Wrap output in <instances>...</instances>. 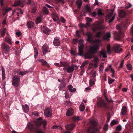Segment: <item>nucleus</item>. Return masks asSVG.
Wrapping results in <instances>:
<instances>
[{
	"label": "nucleus",
	"mask_w": 133,
	"mask_h": 133,
	"mask_svg": "<svg viewBox=\"0 0 133 133\" xmlns=\"http://www.w3.org/2000/svg\"><path fill=\"white\" fill-rule=\"evenodd\" d=\"M33 114L35 116H38L39 115V113L38 112L36 111L34 112L33 113Z\"/></svg>",
	"instance_id": "obj_58"
},
{
	"label": "nucleus",
	"mask_w": 133,
	"mask_h": 133,
	"mask_svg": "<svg viewBox=\"0 0 133 133\" xmlns=\"http://www.w3.org/2000/svg\"><path fill=\"white\" fill-rule=\"evenodd\" d=\"M39 62L42 63V65H46L47 67L48 66V63L45 61L43 59H40L39 60Z\"/></svg>",
	"instance_id": "obj_31"
},
{
	"label": "nucleus",
	"mask_w": 133,
	"mask_h": 133,
	"mask_svg": "<svg viewBox=\"0 0 133 133\" xmlns=\"http://www.w3.org/2000/svg\"><path fill=\"white\" fill-rule=\"evenodd\" d=\"M41 18L40 17H38L36 19V23L37 24L41 22Z\"/></svg>",
	"instance_id": "obj_39"
},
{
	"label": "nucleus",
	"mask_w": 133,
	"mask_h": 133,
	"mask_svg": "<svg viewBox=\"0 0 133 133\" xmlns=\"http://www.w3.org/2000/svg\"><path fill=\"white\" fill-rule=\"evenodd\" d=\"M54 64L56 66L60 67L61 66H62V65H64V63H62L60 64L58 63H55Z\"/></svg>",
	"instance_id": "obj_46"
},
{
	"label": "nucleus",
	"mask_w": 133,
	"mask_h": 133,
	"mask_svg": "<svg viewBox=\"0 0 133 133\" xmlns=\"http://www.w3.org/2000/svg\"><path fill=\"white\" fill-rule=\"evenodd\" d=\"M83 42L84 41L83 40L80 39L79 42L78 44L79 45L78 46V55L80 56H82L83 55L84 53L83 50L84 48V45L83 44Z\"/></svg>",
	"instance_id": "obj_3"
},
{
	"label": "nucleus",
	"mask_w": 133,
	"mask_h": 133,
	"mask_svg": "<svg viewBox=\"0 0 133 133\" xmlns=\"http://www.w3.org/2000/svg\"><path fill=\"white\" fill-rule=\"evenodd\" d=\"M97 14L98 16H100L101 15H103V14L102 11L101 9H100L98 10Z\"/></svg>",
	"instance_id": "obj_45"
},
{
	"label": "nucleus",
	"mask_w": 133,
	"mask_h": 133,
	"mask_svg": "<svg viewBox=\"0 0 133 133\" xmlns=\"http://www.w3.org/2000/svg\"><path fill=\"white\" fill-rule=\"evenodd\" d=\"M74 112L73 109L72 108H70L67 111L66 115L68 116H70L73 114Z\"/></svg>",
	"instance_id": "obj_16"
},
{
	"label": "nucleus",
	"mask_w": 133,
	"mask_h": 133,
	"mask_svg": "<svg viewBox=\"0 0 133 133\" xmlns=\"http://www.w3.org/2000/svg\"><path fill=\"white\" fill-rule=\"evenodd\" d=\"M22 108L24 111L25 112H27L29 110V107L28 105L25 104L24 107L23 105H22Z\"/></svg>",
	"instance_id": "obj_29"
},
{
	"label": "nucleus",
	"mask_w": 133,
	"mask_h": 133,
	"mask_svg": "<svg viewBox=\"0 0 133 133\" xmlns=\"http://www.w3.org/2000/svg\"><path fill=\"white\" fill-rule=\"evenodd\" d=\"M122 129V127L120 125H119L116 127V130L117 131H120Z\"/></svg>",
	"instance_id": "obj_51"
},
{
	"label": "nucleus",
	"mask_w": 133,
	"mask_h": 133,
	"mask_svg": "<svg viewBox=\"0 0 133 133\" xmlns=\"http://www.w3.org/2000/svg\"><path fill=\"white\" fill-rule=\"evenodd\" d=\"M111 36L109 32H108L105 34L103 36V39L107 40H108Z\"/></svg>",
	"instance_id": "obj_22"
},
{
	"label": "nucleus",
	"mask_w": 133,
	"mask_h": 133,
	"mask_svg": "<svg viewBox=\"0 0 133 133\" xmlns=\"http://www.w3.org/2000/svg\"><path fill=\"white\" fill-rule=\"evenodd\" d=\"M108 125L107 124H105L104 127V129L105 131H106L108 129Z\"/></svg>",
	"instance_id": "obj_61"
},
{
	"label": "nucleus",
	"mask_w": 133,
	"mask_h": 133,
	"mask_svg": "<svg viewBox=\"0 0 133 133\" xmlns=\"http://www.w3.org/2000/svg\"><path fill=\"white\" fill-rule=\"evenodd\" d=\"M78 41V39L76 38L74 39L73 40V42L74 44L76 43Z\"/></svg>",
	"instance_id": "obj_63"
},
{
	"label": "nucleus",
	"mask_w": 133,
	"mask_h": 133,
	"mask_svg": "<svg viewBox=\"0 0 133 133\" xmlns=\"http://www.w3.org/2000/svg\"><path fill=\"white\" fill-rule=\"evenodd\" d=\"M108 82L109 84H111L114 81V79H108Z\"/></svg>",
	"instance_id": "obj_50"
},
{
	"label": "nucleus",
	"mask_w": 133,
	"mask_h": 133,
	"mask_svg": "<svg viewBox=\"0 0 133 133\" xmlns=\"http://www.w3.org/2000/svg\"><path fill=\"white\" fill-rule=\"evenodd\" d=\"M120 45L119 44H117L114 45L113 47V49L115 52L118 53L122 51V49L120 48Z\"/></svg>",
	"instance_id": "obj_11"
},
{
	"label": "nucleus",
	"mask_w": 133,
	"mask_h": 133,
	"mask_svg": "<svg viewBox=\"0 0 133 133\" xmlns=\"http://www.w3.org/2000/svg\"><path fill=\"white\" fill-rule=\"evenodd\" d=\"M38 122L36 124V125L38 127L40 126L42 124L43 128L44 129L46 128V127L47 124V121L46 120H43V119L41 117H39L37 119Z\"/></svg>",
	"instance_id": "obj_6"
},
{
	"label": "nucleus",
	"mask_w": 133,
	"mask_h": 133,
	"mask_svg": "<svg viewBox=\"0 0 133 133\" xmlns=\"http://www.w3.org/2000/svg\"><path fill=\"white\" fill-rule=\"evenodd\" d=\"M28 127L30 131H34L35 130V126L33 124L29 123L28 125Z\"/></svg>",
	"instance_id": "obj_23"
},
{
	"label": "nucleus",
	"mask_w": 133,
	"mask_h": 133,
	"mask_svg": "<svg viewBox=\"0 0 133 133\" xmlns=\"http://www.w3.org/2000/svg\"><path fill=\"white\" fill-rule=\"evenodd\" d=\"M6 31V30L5 29H3L1 32V36L3 37L5 34Z\"/></svg>",
	"instance_id": "obj_44"
},
{
	"label": "nucleus",
	"mask_w": 133,
	"mask_h": 133,
	"mask_svg": "<svg viewBox=\"0 0 133 133\" xmlns=\"http://www.w3.org/2000/svg\"><path fill=\"white\" fill-rule=\"evenodd\" d=\"M37 8L36 6H32L31 9V12L33 13H35L36 11Z\"/></svg>",
	"instance_id": "obj_36"
},
{
	"label": "nucleus",
	"mask_w": 133,
	"mask_h": 133,
	"mask_svg": "<svg viewBox=\"0 0 133 133\" xmlns=\"http://www.w3.org/2000/svg\"><path fill=\"white\" fill-rule=\"evenodd\" d=\"M34 51L35 52L34 57L35 58H36L38 54V52L36 48H35L34 49Z\"/></svg>",
	"instance_id": "obj_37"
},
{
	"label": "nucleus",
	"mask_w": 133,
	"mask_h": 133,
	"mask_svg": "<svg viewBox=\"0 0 133 133\" xmlns=\"http://www.w3.org/2000/svg\"><path fill=\"white\" fill-rule=\"evenodd\" d=\"M1 48L4 52L8 54L9 53L10 48L9 46L5 43H3L1 45Z\"/></svg>",
	"instance_id": "obj_7"
},
{
	"label": "nucleus",
	"mask_w": 133,
	"mask_h": 133,
	"mask_svg": "<svg viewBox=\"0 0 133 133\" xmlns=\"http://www.w3.org/2000/svg\"><path fill=\"white\" fill-rule=\"evenodd\" d=\"M24 0H18L15 1L14 3V6H20L23 7L24 6Z\"/></svg>",
	"instance_id": "obj_10"
},
{
	"label": "nucleus",
	"mask_w": 133,
	"mask_h": 133,
	"mask_svg": "<svg viewBox=\"0 0 133 133\" xmlns=\"http://www.w3.org/2000/svg\"><path fill=\"white\" fill-rule=\"evenodd\" d=\"M4 0H0V3H1V6L3 7L4 5Z\"/></svg>",
	"instance_id": "obj_59"
},
{
	"label": "nucleus",
	"mask_w": 133,
	"mask_h": 133,
	"mask_svg": "<svg viewBox=\"0 0 133 133\" xmlns=\"http://www.w3.org/2000/svg\"><path fill=\"white\" fill-rule=\"evenodd\" d=\"M61 21L62 23H64L65 22V20L63 17H62L61 19Z\"/></svg>",
	"instance_id": "obj_60"
},
{
	"label": "nucleus",
	"mask_w": 133,
	"mask_h": 133,
	"mask_svg": "<svg viewBox=\"0 0 133 133\" xmlns=\"http://www.w3.org/2000/svg\"><path fill=\"white\" fill-rule=\"evenodd\" d=\"M102 29V27L101 26H100V25H99L98 26V27H95L94 28H93L92 29V30L94 32H95L96 31V30L98 29Z\"/></svg>",
	"instance_id": "obj_38"
},
{
	"label": "nucleus",
	"mask_w": 133,
	"mask_h": 133,
	"mask_svg": "<svg viewBox=\"0 0 133 133\" xmlns=\"http://www.w3.org/2000/svg\"><path fill=\"white\" fill-rule=\"evenodd\" d=\"M95 83V81L93 80L90 79L89 81V83L90 86L91 87Z\"/></svg>",
	"instance_id": "obj_43"
},
{
	"label": "nucleus",
	"mask_w": 133,
	"mask_h": 133,
	"mask_svg": "<svg viewBox=\"0 0 133 133\" xmlns=\"http://www.w3.org/2000/svg\"><path fill=\"white\" fill-rule=\"evenodd\" d=\"M110 117L111 116L110 114H108L107 116V122H109L110 119Z\"/></svg>",
	"instance_id": "obj_55"
},
{
	"label": "nucleus",
	"mask_w": 133,
	"mask_h": 133,
	"mask_svg": "<svg viewBox=\"0 0 133 133\" xmlns=\"http://www.w3.org/2000/svg\"><path fill=\"white\" fill-rule=\"evenodd\" d=\"M35 133H45L42 130L36 129Z\"/></svg>",
	"instance_id": "obj_49"
},
{
	"label": "nucleus",
	"mask_w": 133,
	"mask_h": 133,
	"mask_svg": "<svg viewBox=\"0 0 133 133\" xmlns=\"http://www.w3.org/2000/svg\"><path fill=\"white\" fill-rule=\"evenodd\" d=\"M2 80L3 81L4 79L5 76V72H2Z\"/></svg>",
	"instance_id": "obj_56"
},
{
	"label": "nucleus",
	"mask_w": 133,
	"mask_h": 133,
	"mask_svg": "<svg viewBox=\"0 0 133 133\" xmlns=\"http://www.w3.org/2000/svg\"><path fill=\"white\" fill-rule=\"evenodd\" d=\"M5 40L10 44H12L11 41V39L9 37H6L5 38Z\"/></svg>",
	"instance_id": "obj_32"
},
{
	"label": "nucleus",
	"mask_w": 133,
	"mask_h": 133,
	"mask_svg": "<svg viewBox=\"0 0 133 133\" xmlns=\"http://www.w3.org/2000/svg\"><path fill=\"white\" fill-rule=\"evenodd\" d=\"M126 130L123 132V133H130L131 129V127L129 124H127L125 126Z\"/></svg>",
	"instance_id": "obj_14"
},
{
	"label": "nucleus",
	"mask_w": 133,
	"mask_h": 133,
	"mask_svg": "<svg viewBox=\"0 0 133 133\" xmlns=\"http://www.w3.org/2000/svg\"><path fill=\"white\" fill-rule=\"evenodd\" d=\"M44 115L45 116L49 117L52 115L51 109L49 107L47 108L44 110Z\"/></svg>",
	"instance_id": "obj_8"
},
{
	"label": "nucleus",
	"mask_w": 133,
	"mask_h": 133,
	"mask_svg": "<svg viewBox=\"0 0 133 133\" xmlns=\"http://www.w3.org/2000/svg\"><path fill=\"white\" fill-rule=\"evenodd\" d=\"M127 108L125 107H123L122 109L121 113L122 115L126 116L127 115Z\"/></svg>",
	"instance_id": "obj_21"
},
{
	"label": "nucleus",
	"mask_w": 133,
	"mask_h": 133,
	"mask_svg": "<svg viewBox=\"0 0 133 133\" xmlns=\"http://www.w3.org/2000/svg\"><path fill=\"white\" fill-rule=\"evenodd\" d=\"M42 48L43 52L44 55L45 53H46L48 52L49 49V48L46 45L44 44Z\"/></svg>",
	"instance_id": "obj_20"
},
{
	"label": "nucleus",
	"mask_w": 133,
	"mask_h": 133,
	"mask_svg": "<svg viewBox=\"0 0 133 133\" xmlns=\"http://www.w3.org/2000/svg\"><path fill=\"white\" fill-rule=\"evenodd\" d=\"M2 10L3 11V15L5 16L9 11L11 10L12 9L11 8H9L8 6H4L3 7Z\"/></svg>",
	"instance_id": "obj_13"
},
{
	"label": "nucleus",
	"mask_w": 133,
	"mask_h": 133,
	"mask_svg": "<svg viewBox=\"0 0 133 133\" xmlns=\"http://www.w3.org/2000/svg\"><path fill=\"white\" fill-rule=\"evenodd\" d=\"M85 8L87 12H90L91 11L90 6L88 5H87L85 6Z\"/></svg>",
	"instance_id": "obj_42"
},
{
	"label": "nucleus",
	"mask_w": 133,
	"mask_h": 133,
	"mask_svg": "<svg viewBox=\"0 0 133 133\" xmlns=\"http://www.w3.org/2000/svg\"><path fill=\"white\" fill-rule=\"evenodd\" d=\"M99 49V44H95L91 46L89 49L85 54L84 57L85 59H91L93 57V55L97 53Z\"/></svg>",
	"instance_id": "obj_2"
},
{
	"label": "nucleus",
	"mask_w": 133,
	"mask_h": 133,
	"mask_svg": "<svg viewBox=\"0 0 133 133\" xmlns=\"http://www.w3.org/2000/svg\"><path fill=\"white\" fill-rule=\"evenodd\" d=\"M16 35L18 37H20L22 35L21 32H17L16 33Z\"/></svg>",
	"instance_id": "obj_53"
},
{
	"label": "nucleus",
	"mask_w": 133,
	"mask_h": 133,
	"mask_svg": "<svg viewBox=\"0 0 133 133\" xmlns=\"http://www.w3.org/2000/svg\"><path fill=\"white\" fill-rule=\"evenodd\" d=\"M124 62V60H122L120 66L119 67V68H122L123 65V64Z\"/></svg>",
	"instance_id": "obj_52"
},
{
	"label": "nucleus",
	"mask_w": 133,
	"mask_h": 133,
	"mask_svg": "<svg viewBox=\"0 0 133 133\" xmlns=\"http://www.w3.org/2000/svg\"><path fill=\"white\" fill-rule=\"evenodd\" d=\"M91 131L90 133H97L99 131V130L97 128H95V127L91 129Z\"/></svg>",
	"instance_id": "obj_30"
},
{
	"label": "nucleus",
	"mask_w": 133,
	"mask_h": 133,
	"mask_svg": "<svg viewBox=\"0 0 133 133\" xmlns=\"http://www.w3.org/2000/svg\"><path fill=\"white\" fill-rule=\"evenodd\" d=\"M76 34L78 38L80 37V33L79 31H76Z\"/></svg>",
	"instance_id": "obj_62"
},
{
	"label": "nucleus",
	"mask_w": 133,
	"mask_h": 133,
	"mask_svg": "<svg viewBox=\"0 0 133 133\" xmlns=\"http://www.w3.org/2000/svg\"><path fill=\"white\" fill-rule=\"evenodd\" d=\"M29 71L28 70L23 71H21L19 72V74L20 75H24L26 73H28Z\"/></svg>",
	"instance_id": "obj_34"
},
{
	"label": "nucleus",
	"mask_w": 133,
	"mask_h": 133,
	"mask_svg": "<svg viewBox=\"0 0 133 133\" xmlns=\"http://www.w3.org/2000/svg\"><path fill=\"white\" fill-rule=\"evenodd\" d=\"M116 28L118 30V32H115L114 33V37L115 39L118 41L121 39L124 36V34L122 31L125 30L127 28V26L125 24L117 25Z\"/></svg>",
	"instance_id": "obj_1"
},
{
	"label": "nucleus",
	"mask_w": 133,
	"mask_h": 133,
	"mask_svg": "<svg viewBox=\"0 0 133 133\" xmlns=\"http://www.w3.org/2000/svg\"><path fill=\"white\" fill-rule=\"evenodd\" d=\"M30 5H32V7L36 6L34 2L32 1Z\"/></svg>",
	"instance_id": "obj_57"
},
{
	"label": "nucleus",
	"mask_w": 133,
	"mask_h": 133,
	"mask_svg": "<svg viewBox=\"0 0 133 133\" xmlns=\"http://www.w3.org/2000/svg\"><path fill=\"white\" fill-rule=\"evenodd\" d=\"M102 35V33L101 32H99L96 33V36L97 37L100 38Z\"/></svg>",
	"instance_id": "obj_40"
},
{
	"label": "nucleus",
	"mask_w": 133,
	"mask_h": 133,
	"mask_svg": "<svg viewBox=\"0 0 133 133\" xmlns=\"http://www.w3.org/2000/svg\"><path fill=\"white\" fill-rule=\"evenodd\" d=\"M131 35H133V25L132 26L131 28Z\"/></svg>",
	"instance_id": "obj_64"
},
{
	"label": "nucleus",
	"mask_w": 133,
	"mask_h": 133,
	"mask_svg": "<svg viewBox=\"0 0 133 133\" xmlns=\"http://www.w3.org/2000/svg\"><path fill=\"white\" fill-rule=\"evenodd\" d=\"M65 84L64 83L61 84L60 86L58 87L59 90L62 91V89L65 88Z\"/></svg>",
	"instance_id": "obj_33"
},
{
	"label": "nucleus",
	"mask_w": 133,
	"mask_h": 133,
	"mask_svg": "<svg viewBox=\"0 0 133 133\" xmlns=\"http://www.w3.org/2000/svg\"><path fill=\"white\" fill-rule=\"evenodd\" d=\"M75 127V124L72 123L65 125L66 129L69 130H72Z\"/></svg>",
	"instance_id": "obj_15"
},
{
	"label": "nucleus",
	"mask_w": 133,
	"mask_h": 133,
	"mask_svg": "<svg viewBox=\"0 0 133 133\" xmlns=\"http://www.w3.org/2000/svg\"><path fill=\"white\" fill-rule=\"evenodd\" d=\"M102 56L104 58L107 57L104 51H101L98 54V56L99 57H101Z\"/></svg>",
	"instance_id": "obj_25"
},
{
	"label": "nucleus",
	"mask_w": 133,
	"mask_h": 133,
	"mask_svg": "<svg viewBox=\"0 0 133 133\" xmlns=\"http://www.w3.org/2000/svg\"><path fill=\"white\" fill-rule=\"evenodd\" d=\"M127 68L129 70H131L132 69V66L131 64H127Z\"/></svg>",
	"instance_id": "obj_48"
},
{
	"label": "nucleus",
	"mask_w": 133,
	"mask_h": 133,
	"mask_svg": "<svg viewBox=\"0 0 133 133\" xmlns=\"http://www.w3.org/2000/svg\"><path fill=\"white\" fill-rule=\"evenodd\" d=\"M126 12L123 10H121L118 11V15L119 17L121 18H124L126 15Z\"/></svg>",
	"instance_id": "obj_12"
},
{
	"label": "nucleus",
	"mask_w": 133,
	"mask_h": 133,
	"mask_svg": "<svg viewBox=\"0 0 133 133\" xmlns=\"http://www.w3.org/2000/svg\"><path fill=\"white\" fill-rule=\"evenodd\" d=\"M51 32V30L47 28H45L43 30V32L47 35H49Z\"/></svg>",
	"instance_id": "obj_28"
},
{
	"label": "nucleus",
	"mask_w": 133,
	"mask_h": 133,
	"mask_svg": "<svg viewBox=\"0 0 133 133\" xmlns=\"http://www.w3.org/2000/svg\"><path fill=\"white\" fill-rule=\"evenodd\" d=\"M88 36V38L87 41L90 42H91L92 41V34L90 32H88L87 34Z\"/></svg>",
	"instance_id": "obj_17"
},
{
	"label": "nucleus",
	"mask_w": 133,
	"mask_h": 133,
	"mask_svg": "<svg viewBox=\"0 0 133 133\" xmlns=\"http://www.w3.org/2000/svg\"><path fill=\"white\" fill-rule=\"evenodd\" d=\"M79 109L80 111H83L85 109V106L84 105H80L79 106Z\"/></svg>",
	"instance_id": "obj_41"
},
{
	"label": "nucleus",
	"mask_w": 133,
	"mask_h": 133,
	"mask_svg": "<svg viewBox=\"0 0 133 133\" xmlns=\"http://www.w3.org/2000/svg\"><path fill=\"white\" fill-rule=\"evenodd\" d=\"M34 25V23L31 21H29L27 23V26L29 28H32Z\"/></svg>",
	"instance_id": "obj_19"
},
{
	"label": "nucleus",
	"mask_w": 133,
	"mask_h": 133,
	"mask_svg": "<svg viewBox=\"0 0 133 133\" xmlns=\"http://www.w3.org/2000/svg\"><path fill=\"white\" fill-rule=\"evenodd\" d=\"M74 69V68L72 66H68L67 69V71L68 72L70 73L72 72Z\"/></svg>",
	"instance_id": "obj_24"
},
{
	"label": "nucleus",
	"mask_w": 133,
	"mask_h": 133,
	"mask_svg": "<svg viewBox=\"0 0 133 133\" xmlns=\"http://www.w3.org/2000/svg\"><path fill=\"white\" fill-rule=\"evenodd\" d=\"M98 106L100 107L105 111L107 110L108 108L107 104L105 102L104 100L101 99L99 100L97 102Z\"/></svg>",
	"instance_id": "obj_4"
},
{
	"label": "nucleus",
	"mask_w": 133,
	"mask_h": 133,
	"mask_svg": "<svg viewBox=\"0 0 133 133\" xmlns=\"http://www.w3.org/2000/svg\"><path fill=\"white\" fill-rule=\"evenodd\" d=\"M20 76H15L13 77L12 78L13 81L12 83V85L15 87H18L19 85Z\"/></svg>",
	"instance_id": "obj_5"
},
{
	"label": "nucleus",
	"mask_w": 133,
	"mask_h": 133,
	"mask_svg": "<svg viewBox=\"0 0 133 133\" xmlns=\"http://www.w3.org/2000/svg\"><path fill=\"white\" fill-rule=\"evenodd\" d=\"M82 2L80 0L77 1L76 2V4L78 6V8L79 9H80L82 4Z\"/></svg>",
	"instance_id": "obj_26"
},
{
	"label": "nucleus",
	"mask_w": 133,
	"mask_h": 133,
	"mask_svg": "<svg viewBox=\"0 0 133 133\" xmlns=\"http://www.w3.org/2000/svg\"><path fill=\"white\" fill-rule=\"evenodd\" d=\"M117 123L115 121L113 120L111 122L110 124L111 125H114L116 124Z\"/></svg>",
	"instance_id": "obj_54"
},
{
	"label": "nucleus",
	"mask_w": 133,
	"mask_h": 133,
	"mask_svg": "<svg viewBox=\"0 0 133 133\" xmlns=\"http://www.w3.org/2000/svg\"><path fill=\"white\" fill-rule=\"evenodd\" d=\"M107 52L108 53H110V45H108L107 46Z\"/></svg>",
	"instance_id": "obj_47"
},
{
	"label": "nucleus",
	"mask_w": 133,
	"mask_h": 133,
	"mask_svg": "<svg viewBox=\"0 0 133 133\" xmlns=\"http://www.w3.org/2000/svg\"><path fill=\"white\" fill-rule=\"evenodd\" d=\"M54 45L56 46H59L60 45V42L58 38H55L53 42Z\"/></svg>",
	"instance_id": "obj_18"
},
{
	"label": "nucleus",
	"mask_w": 133,
	"mask_h": 133,
	"mask_svg": "<svg viewBox=\"0 0 133 133\" xmlns=\"http://www.w3.org/2000/svg\"><path fill=\"white\" fill-rule=\"evenodd\" d=\"M113 12H110L107 15L106 18L109 19L108 21V22L109 23L112 22L114 19L115 16H113Z\"/></svg>",
	"instance_id": "obj_9"
},
{
	"label": "nucleus",
	"mask_w": 133,
	"mask_h": 133,
	"mask_svg": "<svg viewBox=\"0 0 133 133\" xmlns=\"http://www.w3.org/2000/svg\"><path fill=\"white\" fill-rule=\"evenodd\" d=\"M72 119L75 122L81 120V119L79 116L74 117H73Z\"/></svg>",
	"instance_id": "obj_35"
},
{
	"label": "nucleus",
	"mask_w": 133,
	"mask_h": 133,
	"mask_svg": "<svg viewBox=\"0 0 133 133\" xmlns=\"http://www.w3.org/2000/svg\"><path fill=\"white\" fill-rule=\"evenodd\" d=\"M43 12L46 15H48L49 12L48 9L45 6H43L42 9Z\"/></svg>",
	"instance_id": "obj_27"
}]
</instances>
